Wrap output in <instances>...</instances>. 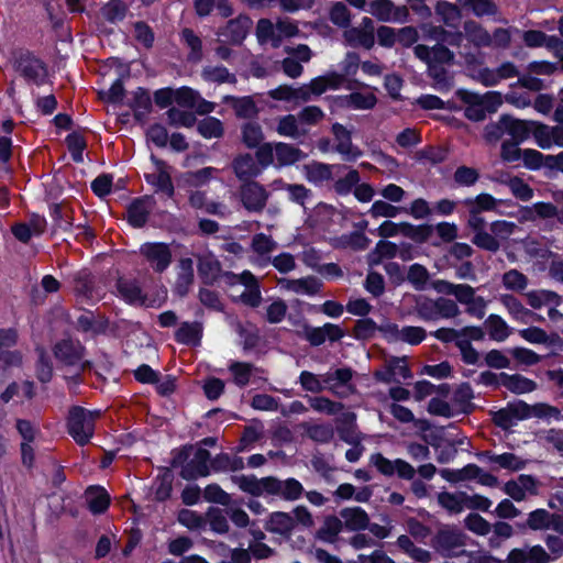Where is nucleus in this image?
Here are the masks:
<instances>
[{
  "label": "nucleus",
  "instance_id": "obj_1",
  "mask_svg": "<svg viewBox=\"0 0 563 563\" xmlns=\"http://www.w3.org/2000/svg\"><path fill=\"white\" fill-rule=\"evenodd\" d=\"M415 54L428 65V71L435 81V88L438 90L448 89L450 82L444 66L453 64L454 54L443 45H434L433 47L417 45Z\"/></svg>",
  "mask_w": 563,
  "mask_h": 563
},
{
  "label": "nucleus",
  "instance_id": "obj_2",
  "mask_svg": "<svg viewBox=\"0 0 563 563\" xmlns=\"http://www.w3.org/2000/svg\"><path fill=\"white\" fill-rule=\"evenodd\" d=\"M100 416V410H87L81 407H74L69 410L68 432L79 445L87 444L92 438L95 422Z\"/></svg>",
  "mask_w": 563,
  "mask_h": 563
},
{
  "label": "nucleus",
  "instance_id": "obj_3",
  "mask_svg": "<svg viewBox=\"0 0 563 563\" xmlns=\"http://www.w3.org/2000/svg\"><path fill=\"white\" fill-rule=\"evenodd\" d=\"M503 490L515 501H523L529 496L538 495V482L530 475H519L504 484Z\"/></svg>",
  "mask_w": 563,
  "mask_h": 563
},
{
  "label": "nucleus",
  "instance_id": "obj_4",
  "mask_svg": "<svg viewBox=\"0 0 563 563\" xmlns=\"http://www.w3.org/2000/svg\"><path fill=\"white\" fill-rule=\"evenodd\" d=\"M344 82L343 75L331 71L323 76L316 77L309 84L302 85L305 90V100L309 101L312 97L321 96L327 90H336Z\"/></svg>",
  "mask_w": 563,
  "mask_h": 563
},
{
  "label": "nucleus",
  "instance_id": "obj_5",
  "mask_svg": "<svg viewBox=\"0 0 563 563\" xmlns=\"http://www.w3.org/2000/svg\"><path fill=\"white\" fill-rule=\"evenodd\" d=\"M371 463L384 475L391 476L395 473L399 477L411 479L415 476V468L404 460L397 459L390 461L382 454L376 453L371 456Z\"/></svg>",
  "mask_w": 563,
  "mask_h": 563
},
{
  "label": "nucleus",
  "instance_id": "obj_6",
  "mask_svg": "<svg viewBox=\"0 0 563 563\" xmlns=\"http://www.w3.org/2000/svg\"><path fill=\"white\" fill-rule=\"evenodd\" d=\"M527 527L534 531L553 529L559 533H563V515L551 514L543 508H539L529 512Z\"/></svg>",
  "mask_w": 563,
  "mask_h": 563
},
{
  "label": "nucleus",
  "instance_id": "obj_7",
  "mask_svg": "<svg viewBox=\"0 0 563 563\" xmlns=\"http://www.w3.org/2000/svg\"><path fill=\"white\" fill-rule=\"evenodd\" d=\"M537 121H527L515 119L510 115H503L499 119V128L509 134L516 143L526 141L530 135L533 136Z\"/></svg>",
  "mask_w": 563,
  "mask_h": 563
},
{
  "label": "nucleus",
  "instance_id": "obj_8",
  "mask_svg": "<svg viewBox=\"0 0 563 563\" xmlns=\"http://www.w3.org/2000/svg\"><path fill=\"white\" fill-rule=\"evenodd\" d=\"M536 144L542 150H550L553 146L563 147V126H550L537 122L533 131Z\"/></svg>",
  "mask_w": 563,
  "mask_h": 563
},
{
  "label": "nucleus",
  "instance_id": "obj_9",
  "mask_svg": "<svg viewBox=\"0 0 563 563\" xmlns=\"http://www.w3.org/2000/svg\"><path fill=\"white\" fill-rule=\"evenodd\" d=\"M175 103L199 113H209L214 110L213 103L202 99L196 90L189 87L175 89Z\"/></svg>",
  "mask_w": 563,
  "mask_h": 563
},
{
  "label": "nucleus",
  "instance_id": "obj_10",
  "mask_svg": "<svg viewBox=\"0 0 563 563\" xmlns=\"http://www.w3.org/2000/svg\"><path fill=\"white\" fill-rule=\"evenodd\" d=\"M140 251L157 272H163L170 264L172 253L164 243H145L141 246Z\"/></svg>",
  "mask_w": 563,
  "mask_h": 563
},
{
  "label": "nucleus",
  "instance_id": "obj_11",
  "mask_svg": "<svg viewBox=\"0 0 563 563\" xmlns=\"http://www.w3.org/2000/svg\"><path fill=\"white\" fill-rule=\"evenodd\" d=\"M551 560V554L543 547L532 545L512 549L506 563H549Z\"/></svg>",
  "mask_w": 563,
  "mask_h": 563
},
{
  "label": "nucleus",
  "instance_id": "obj_12",
  "mask_svg": "<svg viewBox=\"0 0 563 563\" xmlns=\"http://www.w3.org/2000/svg\"><path fill=\"white\" fill-rule=\"evenodd\" d=\"M332 133L335 140V151L343 159L352 162L362 155V152L353 145L350 131L342 124L334 123L332 125Z\"/></svg>",
  "mask_w": 563,
  "mask_h": 563
},
{
  "label": "nucleus",
  "instance_id": "obj_13",
  "mask_svg": "<svg viewBox=\"0 0 563 563\" xmlns=\"http://www.w3.org/2000/svg\"><path fill=\"white\" fill-rule=\"evenodd\" d=\"M344 37L352 46L371 48L374 45V23L369 18H364L357 27L344 32Z\"/></svg>",
  "mask_w": 563,
  "mask_h": 563
},
{
  "label": "nucleus",
  "instance_id": "obj_14",
  "mask_svg": "<svg viewBox=\"0 0 563 563\" xmlns=\"http://www.w3.org/2000/svg\"><path fill=\"white\" fill-rule=\"evenodd\" d=\"M151 159L155 166V170L146 175V180L153 185L157 191L164 192L168 197H173L174 186L168 166L154 156H152Z\"/></svg>",
  "mask_w": 563,
  "mask_h": 563
},
{
  "label": "nucleus",
  "instance_id": "obj_15",
  "mask_svg": "<svg viewBox=\"0 0 563 563\" xmlns=\"http://www.w3.org/2000/svg\"><path fill=\"white\" fill-rule=\"evenodd\" d=\"M234 278L244 286V290L239 295L240 300L251 307H257L262 301V295L256 277L249 271L234 276Z\"/></svg>",
  "mask_w": 563,
  "mask_h": 563
},
{
  "label": "nucleus",
  "instance_id": "obj_16",
  "mask_svg": "<svg viewBox=\"0 0 563 563\" xmlns=\"http://www.w3.org/2000/svg\"><path fill=\"white\" fill-rule=\"evenodd\" d=\"M268 195L260 184L251 181L242 186L241 199L244 207L250 211H260L264 208Z\"/></svg>",
  "mask_w": 563,
  "mask_h": 563
},
{
  "label": "nucleus",
  "instance_id": "obj_17",
  "mask_svg": "<svg viewBox=\"0 0 563 563\" xmlns=\"http://www.w3.org/2000/svg\"><path fill=\"white\" fill-rule=\"evenodd\" d=\"M339 100L342 106L356 110L372 109L377 102L373 88L364 85L361 86V89L350 93L349 96L340 97Z\"/></svg>",
  "mask_w": 563,
  "mask_h": 563
},
{
  "label": "nucleus",
  "instance_id": "obj_18",
  "mask_svg": "<svg viewBox=\"0 0 563 563\" xmlns=\"http://www.w3.org/2000/svg\"><path fill=\"white\" fill-rule=\"evenodd\" d=\"M456 96L465 103V115L473 121H482L486 117V110L481 95L470 90L460 89Z\"/></svg>",
  "mask_w": 563,
  "mask_h": 563
},
{
  "label": "nucleus",
  "instance_id": "obj_19",
  "mask_svg": "<svg viewBox=\"0 0 563 563\" xmlns=\"http://www.w3.org/2000/svg\"><path fill=\"white\" fill-rule=\"evenodd\" d=\"M276 242L263 233L255 234L252 239V251L255 257L252 263L257 266H266L269 261V254L276 249Z\"/></svg>",
  "mask_w": 563,
  "mask_h": 563
},
{
  "label": "nucleus",
  "instance_id": "obj_20",
  "mask_svg": "<svg viewBox=\"0 0 563 563\" xmlns=\"http://www.w3.org/2000/svg\"><path fill=\"white\" fill-rule=\"evenodd\" d=\"M340 165H329L320 162H312L302 167L306 179L314 185H321L332 179L334 170H339Z\"/></svg>",
  "mask_w": 563,
  "mask_h": 563
},
{
  "label": "nucleus",
  "instance_id": "obj_21",
  "mask_svg": "<svg viewBox=\"0 0 563 563\" xmlns=\"http://www.w3.org/2000/svg\"><path fill=\"white\" fill-rule=\"evenodd\" d=\"M501 300L509 314L518 322L527 324L543 320L542 316L534 313L530 309L526 308L518 299L512 296H504Z\"/></svg>",
  "mask_w": 563,
  "mask_h": 563
},
{
  "label": "nucleus",
  "instance_id": "obj_22",
  "mask_svg": "<svg viewBox=\"0 0 563 563\" xmlns=\"http://www.w3.org/2000/svg\"><path fill=\"white\" fill-rule=\"evenodd\" d=\"M299 382L303 389L311 393H320L324 390L327 387L334 394H339V391L335 390V385L331 384L332 382V374H323V375H316L311 372L303 371L301 372L299 376Z\"/></svg>",
  "mask_w": 563,
  "mask_h": 563
},
{
  "label": "nucleus",
  "instance_id": "obj_23",
  "mask_svg": "<svg viewBox=\"0 0 563 563\" xmlns=\"http://www.w3.org/2000/svg\"><path fill=\"white\" fill-rule=\"evenodd\" d=\"M55 355L67 365H79L82 358V346L78 341L63 340L56 345Z\"/></svg>",
  "mask_w": 563,
  "mask_h": 563
},
{
  "label": "nucleus",
  "instance_id": "obj_24",
  "mask_svg": "<svg viewBox=\"0 0 563 563\" xmlns=\"http://www.w3.org/2000/svg\"><path fill=\"white\" fill-rule=\"evenodd\" d=\"M499 385L517 395L532 393L537 389L534 380L519 374L509 375L501 373L499 375Z\"/></svg>",
  "mask_w": 563,
  "mask_h": 563
},
{
  "label": "nucleus",
  "instance_id": "obj_25",
  "mask_svg": "<svg viewBox=\"0 0 563 563\" xmlns=\"http://www.w3.org/2000/svg\"><path fill=\"white\" fill-rule=\"evenodd\" d=\"M280 289L291 291L297 295H314L319 290V283L313 277H305L299 279L282 278L278 280Z\"/></svg>",
  "mask_w": 563,
  "mask_h": 563
},
{
  "label": "nucleus",
  "instance_id": "obj_26",
  "mask_svg": "<svg viewBox=\"0 0 563 563\" xmlns=\"http://www.w3.org/2000/svg\"><path fill=\"white\" fill-rule=\"evenodd\" d=\"M252 22L246 16H239L228 22L220 35L230 43H241L250 31Z\"/></svg>",
  "mask_w": 563,
  "mask_h": 563
},
{
  "label": "nucleus",
  "instance_id": "obj_27",
  "mask_svg": "<svg viewBox=\"0 0 563 563\" xmlns=\"http://www.w3.org/2000/svg\"><path fill=\"white\" fill-rule=\"evenodd\" d=\"M153 209V199L150 197H145L142 199H137L132 202L128 209V219L129 222L135 227H142L146 220L147 216Z\"/></svg>",
  "mask_w": 563,
  "mask_h": 563
},
{
  "label": "nucleus",
  "instance_id": "obj_28",
  "mask_svg": "<svg viewBox=\"0 0 563 563\" xmlns=\"http://www.w3.org/2000/svg\"><path fill=\"white\" fill-rule=\"evenodd\" d=\"M276 131L279 135L290 139H299L308 133V129L301 126L299 117L287 114L278 119Z\"/></svg>",
  "mask_w": 563,
  "mask_h": 563
},
{
  "label": "nucleus",
  "instance_id": "obj_29",
  "mask_svg": "<svg viewBox=\"0 0 563 563\" xmlns=\"http://www.w3.org/2000/svg\"><path fill=\"white\" fill-rule=\"evenodd\" d=\"M16 342V333L12 329L0 330V360L7 365L18 364L21 356L16 352H11L9 349Z\"/></svg>",
  "mask_w": 563,
  "mask_h": 563
},
{
  "label": "nucleus",
  "instance_id": "obj_30",
  "mask_svg": "<svg viewBox=\"0 0 563 563\" xmlns=\"http://www.w3.org/2000/svg\"><path fill=\"white\" fill-rule=\"evenodd\" d=\"M435 544L444 555H453L463 545V537L456 531L442 530L437 536Z\"/></svg>",
  "mask_w": 563,
  "mask_h": 563
},
{
  "label": "nucleus",
  "instance_id": "obj_31",
  "mask_svg": "<svg viewBox=\"0 0 563 563\" xmlns=\"http://www.w3.org/2000/svg\"><path fill=\"white\" fill-rule=\"evenodd\" d=\"M368 13L383 22H394L399 20V10L394 7L390 0L371 1Z\"/></svg>",
  "mask_w": 563,
  "mask_h": 563
},
{
  "label": "nucleus",
  "instance_id": "obj_32",
  "mask_svg": "<svg viewBox=\"0 0 563 563\" xmlns=\"http://www.w3.org/2000/svg\"><path fill=\"white\" fill-rule=\"evenodd\" d=\"M194 282V263L190 258H183L177 266V279L175 289L178 295L184 296L188 292Z\"/></svg>",
  "mask_w": 563,
  "mask_h": 563
},
{
  "label": "nucleus",
  "instance_id": "obj_33",
  "mask_svg": "<svg viewBox=\"0 0 563 563\" xmlns=\"http://www.w3.org/2000/svg\"><path fill=\"white\" fill-rule=\"evenodd\" d=\"M18 70L27 79L38 82L46 76V69L41 60L25 56L18 63Z\"/></svg>",
  "mask_w": 563,
  "mask_h": 563
},
{
  "label": "nucleus",
  "instance_id": "obj_34",
  "mask_svg": "<svg viewBox=\"0 0 563 563\" xmlns=\"http://www.w3.org/2000/svg\"><path fill=\"white\" fill-rule=\"evenodd\" d=\"M305 157L303 153L294 145L275 143V161L278 167L292 165Z\"/></svg>",
  "mask_w": 563,
  "mask_h": 563
},
{
  "label": "nucleus",
  "instance_id": "obj_35",
  "mask_svg": "<svg viewBox=\"0 0 563 563\" xmlns=\"http://www.w3.org/2000/svg\"><path fill=\"white\" fill-rule=\"evenodd\" d=\"M528 305L533 309H542L550 307L551 305H561L562 298L550 290L539 289L531 290L526 294Z\"/></svg>",
  "mask_w": 563,
  "mask_h": 563
},
{
  "label": "nucleus",
  "instance_id": "obj_36",
  "mask_svg": "<svg viewBox=\"0 0 563 563\" xmlns=\"http://www.w3.org/2000/svg\"><path fill=\"white\" fill-rule=\"evenodd\" d=\"M341 517L349 530H364L369 525V518L365 510L360 507L345 508L341 511Z\"/></svg>",
  "mask_w": 563,
  "mask_h": 563
},
{
  "label": "nucleus",
  "instance_id": "obj_37",
  "mask_svg": "<svg viewBox=\"0 0 563 563\" xmlns=\"http://www.w3.org/2000/svg\"><path fill=\"white\" fill-rule=\"evenodd\" d=\"M525 43L528 46L537 47V46H547L551 48L556 56H560L563 51V45L558 37H547L540 31H528L523 35Z\"/></svg>",
  "mask_w": 563,
  "mask_h": 563
},
{
  "label": "nucleus",
  "instance_id": "obj_38",
  "mask_svg": "<svg viewBox=\"0 0 563 563\" xmlns=\"http://www.w3.org/2000/svg\"><path fill=\"white\" fill-rule=\"evenodd\" d=\"M295 527L294 517L287 512H273L266 521L265 528L274 533L288 534Z\"/></svg>",
  "mask_w": 563,
  "mask_h": 563
},
{
  "label": "nucleus",
  "instance_id": "obj_39",
  "mask_svg": "<svg viewBox=\"0 0 563 563\" xmlns=\"http://www.w3.org/2000/svg\"><path fill=\"white\" fill-rule=\"evenodd\" d=\"M88 508L93 514L103 512L110 503L108 493L101 487H90L86 492Z\"/></svg>",
  "mask_w": 563,
  "mask_h": 563
},
{
  "label": "nucleus",
  "instance_id": "obj_40",
  "mask_svg": "<svg viewBox=\"0 0 563 563\" xmlns=\"http://www.w3.org/2000/svg\"><path fill=\"white\" fill-rule=\"evenodd\" d=\"M223 101L229 103L240 118H253L257 114L256 104L251 97L235 98L225 96Z\"/></svg>",
  "mask_w": 563,
  "mask_h": 563
},
{
  "label": "nucleus",
  "instance_id": "obj_41",
  "mask_svg": "<svg viewBox=\"0 0 563 563\" xmlns=\"http://www.w3.org/2000/svg\"><path fill=\"white\" fill-rule=\"evenodd\" d=\"M452 295L455 296L461 303L467 305L468 302H475L478 305V318L484 316L486 301L482 297H475V291L471 286L463 284L454 285Z\"/></svg>",
  "mask_w": 563,
  "mask_h": 563
},
{
  "label": "nucleus",
  "instance_id": "obj_42",
  "mask_svg": "<svg viewBox=\"0 0 563 563\" xmlns=\"http://www.w3.org/2000/svg\"><path fill=\"white\" fill-rule=\"evenodd\" d=\"M268 95L275 100L292 102L295 104L306 102L302 86L296 88L291 86H279L278 88L271 90Z\"/></svg>",
  "mask_w": 563,
  "mask_h": 563
},
{
  "label": "nucleus",
  "instance_id": "obj_43",
  "mask_svg": "<svg viewBox=\"0 0 563 563\" xmlns=\"http://www.w3.org/2000/svg\"><path fill=\"white\" fill-rule=\"evenodd\" d=\"M485 328L489 336L497 342L505 341L510 334L508 324L501 317L497 314H490L486 319Z\"/></svg>",
  "mask_w": 563,
  "mask_h": 563
},
{
  "label": "nucleus",
  "instance_id": "obj_44",
  "mask_svg": "<svg viewBox=\"0 0 563 563\" xmlns=\"http://www.w3.org/2000/svg\"><path fill=\"white\" fill-rule=\"evenodd\" d=\"M118 291L121 297L132 305H145V299L137 284L133 280L119 279Z\"/></svg>",
  "mask_w": 563,
  "mask_h": 563
},
{
  "label": "nucleus",
  "instance_id": "obj_45",
  "mask_svg": "<svg viewBox=\"0 0 563 563\" xmlns=\"http://www.w3.org/2000/svg\"><path fill=\"white\" fill-rule=\"evenodd\" d=\"M439 504L452 514H460L465 509V493H441Z\"/></svg>",
  "mask_w": 563,
  "mask_h": 563
},
{
  "label": "nucleus",
  "instance_id": "obj_46",
  "mask_svg": "<svg viewBox=\"0 0 563 563\" xmlns=\"http://www.w3.org/2000/svg\"><path fill=\"white\" fill-rule=\"evenodd\" d=\"M213 8H217L222 16L232 14V8L228 0H196L197 13L201 16L208 15Z\"/></svg>",
  "mask_w": 563,
  "mask_h": 563
},
{
  "label": "nucleus",
  "instance_id": "obj_47",
  "mask_svg": "<svg viewBox=\"0 0 563 563\" xmlns=\"http://www.w3.org/2000/svg\"><path fill=\"white\" fill-rule=\"evenodd\" d=\"M499 200L489 194H481L475 198H468L464 201L470 212H484L495 210Z\"/></svg>",
  "mask_w": 563,
  "mask_h": 563
},
{
  "label": "nucleus",
  "instance_id": "obj_48",
  "mask_svg": "<svg viewBox=\"0 0 563 563\" xmlns=\"http://www.w3.org/2000/svg\"><path fill=\"white\" fill-rule=\"evenodd\" d=\"M489 462L499 468L520 471L526 466L525 460L514 453H503L489 456Z\"/></svg>",
  "mask_w": 563,
  "mask_h": 563
},
{
  "label": "nucleus",
  "instance_id": "obj_49",
  "mask_svg": "<svg viewBox=\"0 0 563 563\" xmlns=\"http://www.w3.org/2000/svg\"><path fill=\"white\" fill-rule=\"evenodd\" d=\"M234 170L239 178L246 179L257 176L261 168L256 165L251 155H242L234 162Z\"/></svg>",
  "mask_w": 563,
  "mask_h": 563
},
{
  "label": "nucleus",
  "instance_id": "obj_50",
  "mask_svg": "<svg viewBox=\"0 0 563 563\" xmlns=\"http://www.w3.org/2000/svg\"><path fill=\"white\" fill-rule=\"evenodd\" d=\"M198 132L206 139H218L223 135L222 122L214 117L203 118L198 122Z\"/></svg>",
  "mask_w": 563,
  "mask_h": 563
},
{
  "label": "nucleus",
  "instance_id": "obj_51",
  "mask_svg": "<svg viewBox=\"0 0 563 563\" xmlns=\"http://www.w3.org/2000/svg\"><path fill=\"white\" fill-rule=\"evenodd\" d=\"M388 369H389L388 374H386V375L378 374L377 375L379 377V379H382L384 382H390L396 378L407 379V378L411 377V373L407 366V362L405 358H394V360L389 361Z\"/></svg>",
  "mask_w": 563,
  "mask_h": 563
},
{
  "label": "nucleus",
  "instance_id": "obj_52",
  "mask_svg": "<svg viewBox=\"0 0 563 563\" xmlns=\"http://www.w3.org/2000/svg\"><path fill=\"white\" fill-rule=\"evenodd\" d=\"M435 11L448 26L456 27L460 24L461 13L454 4L440 1L437 4Z\"/></svg>",
  "mask_w": 563,
  "mask_h": 563
},
{
  "label": "nucleus",
  "instance_id": "obj_53",
  "mask_svg": "<svg viewBox=\"0 0 563 563\" xmlns=\"http://www.w3.org/2000/svg\"><path fill=\"white\" fill-rule=\"evenodd\" d=\"M473 398V391L470 385H461L453 394L451 402L456 411L467 412L471 406V399Z\"/></svg>",
  "mask_w": 563,
  "mask_h": 563
},
{
  "label": "nucleus",
  "instance_id": "obj_54",
  "mask_svg": "<svg viewBox=\"0 0 563 563\" xmlns=\"http://www.w3.org/2000/svg\"><path fill=\"white\" fill-rule=\"evenodd\" d=\"M342 530V521L330 516L325 518L323 526L318 530L317 537L325 542H332Z\"/></svg>",
  "mask_w": 563,
  "mask_h": 563
},
{
  "label": "nucleus",
  "instance_id": "obj_55",
  "mask_svg": "<svg viewBox=\"0 0 563 563\" xmlns=\"http://www.w3.org/2000/svg\"><path fill=\"white\" fill-rule=\"evenodd\" d=\"M397 245L393 242L379 241L375 250L368 255L372 265L378 264L384 258H393L396 256Z\"/></svg>",
  "mask_w": 563,
  "mask_h": 563
},
{
  "label": "nucleus",
  "instance_id": "obj_56",
  "mask_svg": "<svg viewBox=\"0 0 563 563\" xmlns=\"http://www.w3.org/2000/svg\"><path fill=\"white\" fill-rule=\"evenodd\" d=\"M468 75L476 81L481 82L486 87L496 86L499 84V79L497 76L496 69H490L487 67H468Z\"/></svg>",
  "mask_w": 563,
  "mask_h": 563
},
{
  "label": "nucleus",
  "instance_id": "obj_57",
  "mask_svg": "<svg viewBox=\"0 0 563 563\" xmlns=\"http://www.w3.org/2000/svg\"><path fill=\"white\" fill-rule=\"evenodd\" d=\"M503 285L506 289L521 291L528 286V278L517 269H510L503 275Z\"/></svg>",
  "mask_w": 563,
  "mask_h": 563
},
{
  "label": "nucleus",
  "instance_id": "obj_58",
  "mask_svg": "<svg viewBox=\"0 0 563 563\" xmlns=\"http://www.w3.org/2000/svg\"><path fill=\"white\" fill-rule=\"evenodd\" d=\"M308 401L313 410L329 416L340 412L343 408L340 402H334L325 397H309Z\"/></svg>",
  "mask_w": 563,
  "mask_h": 563
},
{
  "label": "nucleus",
  "instance_id": "obj_59",
  "mask_svg": "<svg viewBox=\"0 0 563 563\" xmlns=\"http://www.w3.org/2000/svg\"><path fill=\"white\" fill-rule=\"evenodd\" d=\"M202 77L211 82H234V76L223 66H209L202 70Z\"/></svg>",
  "mask_w": 563,
  "mask_h": 563
},
{
  "label": "nucleus",
  "instance_id": "obj_60",
  "mask_svg": "<svg viewBox=\"0 0 563 563\" xmlns=\"http://www.w3.org/2000/svg\"><path fill=\"white\" fill-rule=\"evenodd\" d=\"M408 280L417 290H423L429 280V272L420 264H413L408 271Z\"/></svg>",
  "mask_w": 563,
  "mask_h": 563
},
{
  "label": "nucleus",
  "instance_id": "obj_61",
  "mask_svg": "<svg viewBox=\"0 0 563 563\" xmlns=\"http://www.w3.org/2000/svg\"><path fill=\"white\" fill-rule=\"evenodd\" d=\"M401 210L402 208L393 206L385 200H376L368 212L373 218H395Z\"/></svg>",
  "mask_w": 563,
  "mask_h": 563
},
{
  "label": "nucleus",
  "instance_id": "obj_62",
  "mask_svg": "<svg viewBox=\"0 0 563 563\" xmlns=\"http://www.w3.org/2000/svg\"><path fill=\"white\" fill-rule=\"evenodd\" d=\"M404 236L408 238L417 243H423L429 240L432 228L430 225H413L409 222H406Z\"/></svg>",
  "mask_w": 563,
  "mask_h": 563
},
{
  "label": "nucleus",
  "instance_id": "obj_63",
  "mask_svg": "<svg viewBox=\"0 0 563 563\" xmlns=\"http://www.w3.org/2000/svg\"><path fill=\"white\" fill-rule=\"evenodd\" d=\"M506 184L509 187L511 194L516 198H518L522 201H528V200L532 199V197H533L532 188L527 183H525L521 178L512 177Z\"/></svg>",
  "mask_w": 563,
  "mask_h": 563
},
{
  "label": "nucleus",
  "instance_id": "obj_64",
  "mask_svg": "<svg viewBox=\"0 0 563 563\" xmlns=\"http://www.w3.org/2000/svg\"><path fill=\"white\" fill-rule=\"evenodd\" d=\"M230 372L233 375V380L239 386H245L249 384L253 373V367L247 363L235 362L229 366Z\"/></svg>",
  "mask_w": 563,
  "mask_h": 563
}]
</instances>
